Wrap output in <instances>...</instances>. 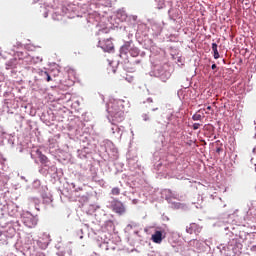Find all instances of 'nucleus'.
I'll list each match as a JSON object with an SVG mask.
<instances>
[{
  "label": "nucleus",
  "mask_w": 256,
  "mask_h": 256,
  "mask_svg": "<svg viewBox=\"0 0 256 256\" xmlns=\"http://www.w3.org/2000/svg\"><path fill=\"white\" fill-rule=\"evenodd\" d=\"M111 109L115 111V113H119V111H125V107L123 106V100H113L108 103L107 112L111 113Z\"/></svg>",
  "instance_id": "nucleus-2"
},
{
  "label": "nucleus",
  "mask_w": 256,
  "mask_h": 256,
  "mask_svg": "<svg viewBox=\"0 0 256 256\" xmlns=\"http://www.w3.org/2000/svg\"><path fill=\"white\" fill-rule=\"evenodd\" d=\"M7 69H15L17 67V59H11L10 61L7 62L6 64Z\"/></svg>",
  "instance_id": "nucleus-9"
},
{
  "label": "nucleus",
  "mask_w": 256,
  "mask_h": 256,
  "mask_svg": "<svg viewBox=\"0 0 256 256\" xmlns=\"http://www.w3.org/2000/svg\"><path fill=\"white\" fill-rule=\"evenodd\" d=\"M153 111H157V108H154Z\"/></svg>",
  "instance_id": "nucleus-22"
},
{
  "label": "nucleus",
  "mask_w": 256,
  "mask_h": 256,
  "mask_svg": "<svg viewBox=\"0 0 256 256\" xmlns=\"http://www.w3.org/2000/svg\"><path fill=\"white\" fill-rule=\"evenodd\" d=\"M199 127H201V124H199V123H194L193 126H192V129H193L194 131H197V129H199Z\"/></svg>",
  "instance_id": "nucleus-17"
},
{
  "label": "nucleus",
  "mask_w": 256,
  "mask_h": 256,
  "mask_svg": "<svg viewBox=\"0 0 256 256\" xmlns=\"http://www.w3.org/2000/svg\"><path fill=\"white\" fill-rule=\"evenodd\" d=\"M211 68H212V69H217V64H213V65L211 66Z\"/></svg>",
  "instance_id": "nucleus-19"
},
{
  "label": "nucleus",
  "mask_w": 256,
  "mask_h": 256,
  "mask_svg": "<svg viewBox=\"0 0 256 256\" xmlns=\"http://www.w3.org/2000/svg\"><path fill=\"white\" fill-rule=\"evenodd\" d=\"M112 195H121V189L119 187H114L111 190Z\"/></svg>",
  "instance_id": "nucleus-15"
},
{
  "label": "nucleus",
  "mask_w": 256,
  "mask_h": 256,
  "mask_svg": "<svg viewBox=\"0 0 256 256\" xmlns=\"http://www.w3.org/2000/svg\"><path fill=\"white\" fill-rule=\"evenodd\" d=\"M129 53H130L131 57H139V48L132 47V48H130Z\"/></svg>",
  "instance_id": "nucleus-12"
},
{
  "label": "nucleus",
  "mask_w": 256,
  "mask_h": 256,
  "mask_svg": "<svg viewBox=\"0 0 256 256\" xmlns=\"http://www.w3.org/2000/svg\"><path fill=\"white\" fill-rule=\"evenodd\" d=\"M168 193L170 195V197L166 198L167 201H169V199H178L179 200V194L173 193V191L168 190Z\"/></svg>",
  "instance_id": "nucleus-13"
},
{
  "label": "nucleus",
  "mask_w": 256,
  "mask_h": 256,
  "mask_svg": "<svg viewBox=\"0 0 256 256\" xmlns=\"http://www.w3.org/2000/svg\"><path fill=\"white\" fill-rule=\"evenodd\" d=\"M181 203L178 204V206L180 207Z\"/></svg>",
  "instance_id": "nucleus-23"
},
{
  "label": "nucleus",
  "mask_w": 256,
  "mask_h": 256,
  "mask_svg": "<svg viewBox=\"0 0 256 256\" xmlns=\"http://www.w3.org/2000/svg\"><path fill=\"white\" fill-rule=\"evenodd\" d=\"M207 111H206V114L209 115V113L213 114V108L211 106H207ZM209 111H212V112H209Z\"/></svg>",
  "instance_id": "nucleus-18"
},
{
  "label": "nucleus",
  "mask_w": 256,
  "mask_h": 256,
  "mask_svg": "<svg viewBox=\"0 0 256 256\" xmlns=\"http://www.w3.org/2000/svg\"><path fill=\"white\" fill-rule=\"evenodd\" d=\"M111 206H112V211H114V213H117L118 215H123L126 211L125 205L123 204V202L119 201L118 199H114L111 202Z\"/></svg>",
  "instance_id": "nucleus-3"
},
{
  "label": "nucleus",
  "mask_w": 256,
  "mask_h": 256,
  "mask_svg": "<svg viewBox=\"0 0 256 256\" xmlns=\"http://www.w3.org/2000/svg\"><path fill=\"white\" fill-rule=\"evenodd\" d=\"M22 221H23L24 225L26 227H28L29 229H33L34 227H37V221L38 220L33 215L24 216L22 218Z\"/></svg>",
  "instance_id": "nucleus-4"
},
{
  "label": "nucleus",
  "mask_w": 256,
  "mask_h": 256,
  "mask_svg": "<svg viewBox=\"0 0 256 256\" xmlns=\"http://www.w3.org/2000/svg\"><path fill=\"white\" fill-rule=\"evenodd\" d=\"M221 148H217L216 153H220Z\"/></svg>",
  "instance_id": "nucleus-20"
},
{
  "label": "nucleus",
  "mask_w": 256,
  "mask_h": 256,
  "mask_svg": "<svg viewBox=\"0 0 256 256\" xmlns=\"http://www.w3.org/2000/svg\"><path fill=\"white\" fill-rule=\"evenodd\" d=\"M109 115L112 125H117V123H123L125 121V111L115 112L113 108H110Z\"/></svg>",
  "instance_id": "nucleus-1"
},
{
  "label": "nucleus",
  "mask_w": 256,
  "mask_h": 256,
  "mask_svg": "<svg viewBox=\"0 0 256 256\" xmlns=\"http://www.w3.org/2000/svg\"><path fill=\"white\" fill-rule=\"evenodd\" d=\"M42 77H44V79L47 81V83H49V81H52L51 75L47 71L42 72Z\"/></svg>",
  "instance_id": "nucleus-14"
},
{
  "label": "nucleus",
  "mask_w": 256,
  "mask_h": 256,
  "mask_svg": "<svg viewBox=\"0 0 256 256\" xmlns=\"http://www.w3.org/2000/svg\"><path fill=\"white\" fill-rule=\"evenodd\" d=\"M1 235H3V232L0 231V237H1Z\"/></svg>",
  "instance_id": "nucleus-21"
},
{
  "label": "nucleus",
  "mask_w": 256,
  "mask_h": 256,
  "mask_svg": "<svg viewBox=\"0 0 256 256\" xmlns=\"http://www.w3.org/2000/svg\"><path fill=\"white\" fill-rule=\"evenodd\" d=\"M192 119H193V121H201L202 116H201V114L196 113L192 116Z\"/></svg>",
  "instance_id": "nucleus-16"
},
{
  "label": "nucleus",
  "mask_w": 256,
  "mask_h": 256,
  "mask_svg": "<svg viewBox=\"0 0 256 256\" xmlns=\"http://www.w3.org/2000/svg\"><path fill=\"white\" fill-rule=\"evenodd\" d=\"M133 41L125 42L124 45L120 48V56L127 55L131 51V44Z\"/></svg>",
  "instance_id": "nucleus-8"
},
{
  "label": "nucleus",
  "mask_w": 256,
  "mask_h": 256,
  "mask_svg": "<svg viewBox=\"0 0 256 256\" xmlns=\"http://www.w3.org/2000/svg\"><path fill=\"white\" fill-rule=\"evenodd\" d=\"M186 233H189V235L195 233L197 235L198 233H201V227H199L197 223H191L186 227Z\"/></svg>",
  "instance_id": "nucleus-5"
},
{
  "label": "nucleus",
  "mask_w": 256,
  "mask_h": 256,
  "mask_svg": "<svg viewBox=\"0 0 256 256\" xmlns=\"http://www.w3.org/2000/svg\"><path fill=\"white\" fill-rule=\"evenodd\" d=\"M36 153H37V155H38V157H39V159H40V163H47V156H45V155L41 152V150H37Z\"/></svg>",
  "instance_id": "nucleus-10"
},
{
  "label": "nucleus",
  "mask_w": 256,
  "mask_h": 256,
  "mask_svg": "<svg viewBox=\"0 0 256 256\" xmlns=\"http://www.w3.org/2000/svg\"><path fill=\"white\" fill-rule=\"evenodd\" d=\"M99 43L103 51H106L107 53L113 51L114 49L113 42L109 39L104 40L103 42L100 41Z\"/></svg>",
  "instance_id": "nucleus-6"
},
{
  "label": "nucleus",
  "mask_w": 256,
  "mask_h": 256,
  "mask_svg": "<svg viewBox=\"0 0 256 256\" xmlns=\"http://www.w3.org/2000/svg\"><path fill=\"white\" fill-rule=\"evenodd\" d=\"M151 240L153 241V243L161 245V243H163V232L159 230L155 231L154 234H152L151 236Z\"/></svg>",
  "instance_id": "nucleus-7"
},
{
  "label": "nucleus",
  "mask_w": 256,
  "mask_h": 256,
  "mask_svg": "<svg viewBox=\"0 0 256 256\" xmlns=\"http://www.w3.org/2000/svg\"><path fill=\"white\" fill-rule=\"evenodd\" d=\"M212 51L214 53V59H219V50H217V43H212Z\"/></svg>",
  "instance_id": "nucleus-11"
}]
</instances>
